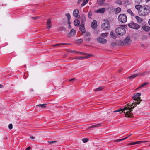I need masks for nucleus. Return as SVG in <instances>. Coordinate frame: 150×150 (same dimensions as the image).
I'll list each match as a JSON object with an SVG mask.
<instances>
[{
    "label": "nucleus",
    "instance_id": "f257e3e1",
    "mask_svg": "<svg viewBox=\"0 0 150 150\" xmlns=\"http://www.w3.org/2000/svg\"><path fill=\"white\" fill-rule=\"evenodd\" d=\"M135 8L138 11V14L140 16H145L150 12V8L147 5L142 6L141 5H136L135 6Z\"/></svg>",
    "mask_w": 150,
    "mask_h": 150
},
{
    "label": "nucleus",
    "instance_id": "f03ea898",
    "mask_svg": "<svg viewBox=\"0 0 150 150\" xmlns=\"http://www.w3.org/2000/svg\"><path fill=\"white\" fill-rule=\"evenodd\" d=\"M130 107H129V105H128L125 106L123 109L117 110L113 111V112H115L122 111V112H123L125 114V117H131L133 115V114L131 112L132 110Z\"/></svg>",
    "mask_w": 150,
    "mask_h": 150
},
{
    "label": "nucleus",
    "instance_id": "7ed1b4c3",
    "mask_svg": "<svg viewBox=\"0 0 150 150\" xmlns=\"http://www.w3.org/2000/svg\"><path fill=\"white\" fill-rule=\"evenodd\" d=\"M141 95V94L139 93H137L134 95L133 99L134 100L137 102H135V103H133L131 105V106H133V107H131L129 105V107H130V108H131V110H132L134 107L136 106V104H139L140 102L141 101L140 97Z\"/></svg>",
    "mask_w": 150,
    "mask_h": 150
},
{
    "label": "nucleus",
    "instance_id": "20e7f679",
    "mask_svg": "<svg viewBox=\"0 0 150 150\" xmlns=\"http://www.w3.org/2000/svg\"><path fill=\"white\" fill-rule=\"evenodd\" d=\"M116 33L118 35L122 36L125 33V30L124 28L120 27L116 29Z\"/></svg>",
    "mask_w": 150,
    "mask_h": 150
},
{
    "label": "nucleus",
    "instance_id": "39448f33",
    "mask_svg": "<svg viewBox=\"0 0 150 150\" xmlns=\"http://www.w3.org/2000/svg\"><path fill=\"white\" fill-rule=\"evenodd\" d=\"M118 19L119 21L122 23H125L127 21V17L126 15L121 14L119 15Z\"/></svg>",
    "mask_w": 150,
    "mask_h": 150
},
{
    "label": "nucleus",
    "instance_id": "423d86ee",
    "mask_svg": "<svg viewBox=\"0 0 150 150\" xmlns=\"http://www.w3.org/2000/svg\"><path fill=\"white\" fill-rule=\"evenodd\" d=\"M120 43L123 45H126L130 44L131 43V41L129 36H127L123 41H120Z\"/></svg>",
    "mask_w": 150,
    "mask_h": 150
},
{
    "label": "nucleus",
    "instance_id": "0eeeda50",
    "mask_svg": "<svg viewBox=\"0 0 150 150\" xmlns=\"http://www.w3.org/2000/svg\"><path fill=\"white\" fill-rule=\"evenodd\" d=\"M128 26L129 27L135 29H138L140 27L139 25L133 22H131L129 23L128 24Z\"/></svg>",
    "mask_w": 150,
    "mask_h": 150
},
{
    "label": "nucleus",
    "instance_id": "6e6552de",
    "mask_svg": "<svg viewBox=\"0 0 150 150\" xmlns=\"http://www.w3.org/2000/svg\"><path fill=\"white\" fill-rule=\"evenodd\" d=\"M104 22L102 24V27L104 30H108L110 27L108 21L104 20Z\"/></svg>",
    "mask_w": 150,
    "mask_h": 150
},
{
    "label": "nucleus",
    "instance_id": "1a4fd4ad",
    "mask_svg": "<svg viewBox=\"0 0 150 150\" xmlns=\"http://www.w3.org/2000/svg\"><path fill=\"white\" fill-rule=\"evenodd\" d=\"M106 10V8H100L98 10H95L94 12L95 13H100L101 14H103L104 13L105 11Z\"/></svg>",
    "mask_w": 150,
    "mask_h": 150
},
{
    "label": "nucleus",
    "instance_id": "9d476101",
    "mask_svg": "<svg viewBox=\"0 0 150 150\" xmlns=\"http://www.w3.org/2000/svg\"><path fill=\"white\" fill-rule=\"evenodd\" d=\"M97 40L99 43L101 44H105L107 42V40L106 39L102 38H98Z\"/></svg>",
    "mask_w": 150,
    "mask_h": 150
},
{
    "label": "nucleus",
    "instance_id": "9b49d317",
    "mask_svg": "<svg viewBox=\"0 0 150 150\" xmlns=\"http://www.w3.org/2000/svg\"><path fill=\"white\" fill-rule=\"evenodd\" d=\"M52 23L51 19L49 18L47 19V23H46V26L47 28L48 29H50L52 27Z\"/></svg>",
    "mask_w": 150,
    "mask_h": 150
},
{
    "label": "nucleus",
    "instance_id": "f8f14e48",
    "mask_svg": "<svg viewBox=\"0 0 150 150\" xmlns=\"http://www.w3.org/2000/svg\"><path fill=\"white\" fill-rule=\"evenodd\" d=\"M76 33V32L75 30L74 29H72L70 32L69 33L67 34L68 37H71L73 36L74 35H75Z\"/></svg>",
    "mask_w": 150,
    "mask_h": 150
},
{
    "label": "nucleus",
    "instance_id": "ddd939ff",
    "mask_svg": "<svg viewBox=\"0 0 150 150\" xmlns=\"http://www.w3.org/2000/svg\"><path fill=\"white\" fill-rule=\"evenodd\" d=\"M79 13V11L77 9H75L74 10L73 12V15L76 18H79L80 16L78 15Z\"/></svg>",
    "mask_w": 150,
    "mask_h": 150
},
{
    "label": "nucleus",
    "instance_id": "4468645a",
    "mask_svg": "<svg viewBox=\"0 0 150 150\" xmlns=\"http://www.w3.org/2000/svg\"><path fill=\"white\" fill-rule=\"evenodd\" d=\"M148 142V141H137L134 142H132L129 143L128 144V145H134L143 142Z\"/></svg>",
    "mask_w": 150,
    "mask_h": 150
},
{
    "label": "nucleus",
    "instance_id": "2eb2a0df",
    "mask_svg": "<svg viewBox=\"0 0 150 150\" xmlns=\"http://www.w3.org/2000/svg\"><path fill=\"white\" fill-rule=\"evenodd\" d=\"M80 30L81 32L84 33L85 32V29L84 27V24L81 23L80 26Z\"/></svg>",
    "mask_w": 150,
    "mask_h": 150
},
{
    "label": "nucleus",
    "instance_id": "dca6fc26",
    "mask_svg": "<svg viewBox=\"0 0 150 150\" xmlns=\"http://www.w3.org/2000/svg\"><path fill=\"white\" fill-rule=\"evenodd\" d=\"M91 26L93 29H95L97 26V21L94 20L91 23Z\"/></svg>",
    "mask_w": 150,
    "mask_h": 150
},
{
    "label": "nucleus",
    "instance_id": "f3484780",
    "mask_svg": "<svg viewBox=\"0 0 150 150\" xmlns=\"http://www.w3.org/2000/svg\"><path fill=\"white\" fill-rule=\"evenodd\" d=\"M142 76V72H139L137 74H135L134 75H133L131 76H130L129 77V78H134L135 77L137 76Z\"/></svg>",
    "mask_w": 150,
    "mask_h": 150
},
{
    "label": "nucleus",
    "instance_id": "a211bd4d",
    "mask_svg": "<svg viewBox=\"0 0 150 150\" xmlns=\"http://www.w3.org/2000/svg\"><path fill=\"white\" fill-rule=\"evenodd\" d=\"M142 28L144 30L148 31H150V27L147 26H144L142 27Z\"/></svg>",
    "mask_w": 150,
    "mask_h": 150
},
{
    "label": "nucleus",
    "instance_id": "6ab92c4d",
    "mask_svg": "<svg viewBox=\"0 0 150 150\" xmlns=\"http://www.w3.org/2000/svg\"><path fill=\"white\" fill-rule=\"evenodd\" d=\"M79 20L78 19H76L74 21V23L75 26H79Z\"/></svg>",
    "mask_w": 150,
    "mask_h": 150
},
{
    "label": "nucleus",
    "instance_id": "aec40b11",
    "mask_svg": "<svg viewBox=\"0 0 150 150\" xmlns=\"http://www.w3.org/2000/svg\"><path fill=\"white\" fill-rule=\"evenodd\" d=\"M65 15L68 19V23L69 25L70 24V21L71 19L70 15L69 13H68L66 14H65Z\"/></svg>",
    "mask_w": 150,
    "mask_h": 150
},
{
    "label": "nucleus",
    "instance_id": "412c9836",
    "mask_svg": "<svg viewBox=\"0 0 150 150\" xmlns=\"http://www.w3.org/2000/svg\"><path fill=\"white\" fill-rule=\"evenodd\" d=\"M131 135L129 136H128L127 137H125V138H123V139H117V140H115L114 141V142H119L122 141V140H124L126 139H127V138L129 137Z\"/></svg>",
    "mask_w": 150,
    "mask_h": 150
},
{
    "label": "nucleus",
    "instance_id": "4be33fe9",
    "mask_svg": "<svg viewBox=\"0 0 150 150\" xmlns=\"http://www.w3.org/2000/svg\"><path fill=\"white\" fill-rule=\"evenodd\" d=\"M101 126V124H100L95 125H92L89 127V128H96L98 127Z\"/></svg>",
    "mask_w": 150,
    "mask_h": 150
},
{
    "label": "nucleus",
    "instance_id": "5701e85b",
    "mask_svg": "<svg viewBox=\"0 0 150 150\" xmlns=\"http://www.w3.org/2000/svg\"><path fill=\"white\" fill-rule=\"evenodd\" d=\"M121 8L120 7H117L116 8L115 11V13L116 14H118L121 12Z\"/></svg>",
    "mask_w": 150,
    "mask_h": 150
},
{
    "label": "nucleus",
    "instance_id": "b1692460",
    "mask_svg": "<svg viewBox=\"0 0 150 150\" xmlns=\"http://www.w3.org/2000/svg\"><path fill=\"white\" fill-rule=\"evenodd\" d=\"M110 35L112 38L113 39H115L116 38V36L115 34L112 31H111L110 33Z\"/></svg>",
    "mask_w": 150,
    "mask_h": 150
},
{
    "label": "nucleus",
    "instance_id": "393cba45",
    "mask_svg": "<svg viewBox=\"0 0 150 150\" xmlns=\"http://www.w3.org/2000/svg\"><path fill=\"white\" fill-rule=\"evenodd\" d=\"M86 20V18L84 16H83L81 17V23H83V24H84V23L85 21Z\"/></svg>",
    "mask_w": 150,
    "mask_h": 150
},
{
    "label": "nucleus",
    "instance_id": "a878e982",
    "mask_svg": "<svg viewBox=\"0 0 150 150\" xmlns=\"http://www.w3.org/2000/svg\"><path fill=\"white\" fill-rule=\"evenodd\" d=\"M88 0H84L82 2V3L81 4V6L82 7L84 6L88 2Z\"/></svg>",
    "mask_w": 150,
    "mask_h": 150
},
{
    "label": "nucleus",
    "instance_id": "bb28decb",
    "mask_svg": "<svg viewBox=\"0 0 150 150\" xmlns=\"http://www.w3.org/2000/svg\"><path fill=\"white\" fill-rule=\"evenodd\" d=\"M135 18L138 22H141L142 21V19L138 16H136Z\"/></svg>",
    "mask_w": 150,
    "mask_h": 150
},
{
    "label": "nucleus",
    "instance_id": "cd10ccee",
    "mask_svg": "<svg viewBox=\"0 0 150 150\" xmlns=\"http://www.w3.org/2000/svg\"><path fill=\"white\" fill-rule=\"evenodd\" d=\"M127 11L128 13H129L132 16H134L133 13L130 9H127Z\"/></svg>",
    "mask_w": 150,
    "mask_h": 150
},
{
    "label": "nucleus",
    "instance_id": "c85d7f7f",
    "mask_svg": "<svg viewBox=\"0 0 150 150\" xmlns=\"http://www.w3.org/2000/svg\"><path fill=\"white\" fill-rule=\"evenodd\" d=\"M46 104H39L37 105V107H41L42 108H45L46 107Z\"/></svg>",
    "mask_w": 150,
    "mask_h": 150
},
{
    "label": "nucleus",
    "instance_id": "c756f323",
    "mask_svg": "<svg viewBox=\"0 0 150 150\" xmlns=\"http://www.w3.org/2000/svg\"><path fill=\"white\" fill-rule=\"evenodd\" d=\"M108 34V33H102L101 35V36L105 38L107 36Z\"/></svg>",
    "mask_w": 150,
    "mask_h": 150
},
{
    "label": "nucleus",
    "instance_id": "7c9ffc66",
    "mask_svg": "<svg viewBox=\"0 0 150 150\" xmlns=\"http://www.w3.org/2000/svg\"><path fill=\"white\" fill-rule=\"evenodd\" d=\"M103 87L102 86H100L98 88H96L95 91H100L103 89Z\"/></svg>",
    "mask_w": 150,
    "mask_h": 150
},
{
    "label": "nucleus",
    "instance_id": "2f4dec72",
    "mask_svg": "<svg viewBox=\"0 0 150 150\" xmlns=\"http://www.w3.org/2000/svg\"><path fill=\"white\" fill-rule=\"evenodd\" d=\"M92 15V13L91 11H90L88 12V18L90 19H92L91 15Z\"/></svg>",
    "mask_w": 150,
    "mask_h": 150
},
{
    "label": "nucleus",
    "instance_id": "473e14b6",
    "mask_svg": "<svg viewBox=\"0 0 150 150\" xmlns=\"http://www.w3.org/2000/svg\"><path fill=\"white\" fill-rule=\"evenodd\" d=\"M148 84V83H145L143 84H142L137 89H138V88H141V87H143L144 86H145V85H146L147 84Z\"/></svg>",
    "mask_w": 150,
    "mask_h": 150
},
{
    "label": "nucleus",
    "instance_id": "72a5a7b5",
    "mask_svg": "<svg viewBox=\"0 0 150 150\" xmlns=\"http://www.w3.org/2000/svg\"><path fill=\"white\" fill-rule=\"evenodd\" d=\"M82 140L84 143H86L88 140V139L86 138H83L82 139Z\"/></svg>",
    "mask_w": 150,
    "mask_h": 150
},
{
    "label": "nucleus",
    "instance_id": "f704fd0d",
    "mask_svg": "<svg viewBox=\"0 0 150 150\" xmlns=\"http://www.w3.org/2000/svg\"><path fill=\"white\" fill-rule=\"evenodd\" d=\"M85 58V57H77L76 59H83Z\"/></svg>",
    "mask_w": 150,
    "mask_h": 150
},
{
    "label": "nucleus",
    "instance_id": "c9c22d12",
    "mask_svg": "<svg viewBox=\"0 0 150 150\" xmlns=\"http://www.w3.org/2000/svg\"><path fill=\"white\" fill-rule=\"evenodd\" d=\"M83 41V40L81 39H79L77 40V42L78 43H81Z\"/></svg>",
    "mask_w": 150,
    "mask_h": 150
},
{
    "label": "nucleus",
    "instance_id": "e433bc0d",
    "mask_svg": "<svg viewBox=\"0 0 150 150\" xmlns=\"http://www.w3.org/2000/svg\"><path fill=\"white\" fill-rule=\"evenodd\" d=\"M93 55L91 54H88L87 56L85 57V59H87L88 58H89L91 57H92L93 56Z\"/></svg>",
    "mask_w": 150,
    "mask_h": 150
},
{
    "label": "nucleus",
    "instance_id": "4c0bfd02",
    "mask_svg": "<svg viewBox=\"0 0 150 150\" xmlns=\"http://www.w3.org/2000/svg\"><path fill=\"white\" fill-rule=\"evenodd\" d=\"M148 73V71H145L143 72L142 73V76H144L145 75L147 74Z\"/></svg>",
    "mask_w": 150,
    "mask_h": 150
},
{
    "label": "nucleus",
    "instance_id": "58836bf2",
    "mask_svg": "<svg viewBox=\"0 0 150 150\" xmlns=\"http://www.w3.org/2000/svg\"><path fill=\"white\" fill-rule=\"evenodd\" d=\"M13 126L11 124H9L8 125V128L9 129H11L12 128Z\"/></svg>",
    "mask_w": 150,
    "mask_h": 150
},
{
    "label": "nucleus",
    "instance_id": "ea45409f",
    "mask_svg": "<svg viewBox=\"0 0 150 150\" xmlns=\"http://www.w3.org/2000/svg\"><path fill=\"white\" fill-rule=\"evenodd\" d=\"M57 141H48V142L50 144H53L57 142Z\"/></svg>",
    "mask_w": 150,
    "mask_h": 150
},
{
    "label": "nucleus",
    "instance_id": "a19ab883",
    "mask_svg": "<svg viewBox=\"0 0 150 150\" xmlns=\"http://www.w3.org/2000/svg\"><path fill=\"white\" fill-rule=\"evenodd\" d=\"M105 1V0H100L99 2L100 4H102Z\"/></svg>",
    "mask_w": 150,
    "mask_h": 150
},
{
    "label": "nucleus",
    "instance_id": "79ce46f5",
    "mask_svg": "<svg viewBox=\"0 0 150 150\" xmlns=\"http://www.w3.org/2000/svg\"><path fill=\"white\" fill-rule=\"evenodd\" d=\"M60 45H61V44L59 43V44H57L53 45H52V46L54 47V46H59Z\"/></svg>",
    "mask_w": 150,
    "mask_h": 150
},
{
    "label": "nucleus",
    "instance_id": "37998d69",
    "mask_svg": "<svg viewBox=\"0 0 150 150\" xmlns=\"http://www.w3.org/2000/svg\"><path fill=\"white\" fill-rule=\"evenodd\" d=\"M116 3L120 5H121L122 4V2L120 1H116Z\"/></svg>",
    "mask_w": 150,
    "mask_h": 150
},
{
    "label": "nucleus",
    "instance_id": "c03bdc74",
    "mask_svg": "<svg viewBox=\"0 0 150 150\" xmlns=\"http://www.w3.org/2000/svg\"><path fill=\"white\" fill-rule=\"evenodd\" d=\"M90 33H89L87 32L86 34V36H90Z\"/></svg>",
    "mask_w": 150,
    "mask_h": 150
},
{
    "label": "nucleus",
    "instance_id": "a18cd8bd",
    "mask_svg": "<svg viewBox=\"0 0 150 150\" xmlns=\"http://www.w3.org/2000/svg\"><path fill=\"white\" fill-rule=\"evenodd\" d=\"M32 18L33 19L35 20L37 19L38 18V17H32Z\"/></svg>",
    "mask_w": 150,
    "mask_h": 150
},
{
    "label": "nucleus",
    "instance_id": "49530a36",
    "mask_svg": "<svg viewBox=\"0 0 150 150\" xmlns=\"http://www.w3.org/2000/svg\"><path fill=\"white\" fill-rule=\"evenodd\" d=\"M84 0H78V3H81L82 1H83Z\"/></svg>",
    "mask_w": 150,
    "mask_h": 150
},
{
    "label": "nucleus",
    "instance_id": "de8ad7c7",
    "mask_svg": "<svg viewBox=\"0 0 150 150\" xmlns=\"http://www.w3.org/2000/svg\"><path fill=\"white\" fill-rule=\"evenodd\" d=\"M79 53L82 55H86V54L85 53L82 52H80Z\"/></svg>",
    "mask_w": 150,
    "mask_h": 150
},
{
    "label": "nucleus",
    "instance_id": "09e8293b",
    "mask_svg": "<svg viewBox=\"0 0 150 150\" xmlns=\"http://www.w3.org/2000/svg\"><path fill=\"white\" fill-rule=\"evenodd\" d=\"M31 149V147H28L26 149V150H30Z\"/></svg>",
    "mask_w": 150,
    "mask_h": 150
},
{
    "label": "nucleus",
    "instance_id": "8fccbe9b",
    "mask_svg": "<svg viewBox=\"0 0 150 150\" xmlns=\"http://www.w3.org/2000/svg\"><path fill=\"white\" fill-rule=\"evenodd\" d=\"M30 137L32 139H34L35 138V137L33 136H31Z\"/></svg>",
    "mask_w": 150,
    "mask_h": 150
},
{
    "label": "nucleus",
    "instance_id": "3c124183",
    "mask_svg": "<svg viewBox=\"0 0 150 150\" xmlns=\"http://www.w3.org/2000/svg\"><path fill=\"white\" fill-rule=\"evenodd\" d=\"M61 44V45H67V44L63 43H60Z\"/></svg>",
    "mask_w": 150,
    "mask_h": 150
},
{
    "label": "nucleus",
    "instance_id": "603ef678",
    "mask_svg": "<svg viewBox=\"0 0 150 150\" xmlns=\"http://www.w3.org/2000/svg\"><path fill=\"white\" fill-rule=\"evenodd\" d=\"M90 38H88L86 39V40L88 41H89L90 40Z\"/></svg>",
    "mask_w": 150,
    "mask_h": 150
},
{
    "label": "nucleus",
    "instance_id": "864d4df0",
    "mask_svg": "<svg viewBox=\"0 0 150 150\" xmlns=\"http://www.w3.org/2000/svg\"><path fill=\"white\" fill-rule=\"evenodd\" d=\"M122 71V68H121V69H120L119 70V72H120L121 71Z\"/></svg>",
    "mask_w": 150,
    "mask_h": 150
},
{
    "label": "nucleus",
    "instance_id": "5fc2aeb1",
    "mask_svg": "<svg viewBox=\"0 0 150 150\" xmlns=\"http://www.w3.org/2000/svg\"><path fill=\"white\" fill-rule=\"evenodd\" d=\"M74 79H74V78H73V79H70V80H69V81H73V80H74Z\"/></svg>",
    "mask_w": 150,
    "mask_h": 150
},
{
    "label": "nucleus",
    "instance_id": "6e6d98bb",
    "mask_svg": "<svg viewBox=\"0 0 150 150\" xmlns=\"http://www.w3.org/2000/svg\"><path fill=\"white\" fill-rule=\"evenodd\" d=\"M28 76H25V75H24V76L23 78L24 79H26Z\"/></svg>",
    "mask_w": 150,
    "mask_h": 150
},
{
    "label": "nucleus",
    "instance_id": "4d7b16f0",
    "mask_svg": "<svg viewBox=\"0 0 150 150\" xmlns=\"http://www.w3.org/2000/svg\"><path fill=\"white\" fill-rule=\"evenodd\" d=\"M2 87H3L2 85L0 84V88H1Z\"/></svg>",
    "mask_w": 150,
    "mask_h": 150
},
{
    "label": "nucleus",
    "instance_id": "13d9d810",
    "mask_svg": "<svg viewBox=\"0 0 150 150\" xmlns=\"http://www.w3.org/2000/svg\"><path fill=\"white\" fill-rule=\"evenodd\" d=\"M146 2H148L149 1H150V0H145Z\"/></svg>",
    "mask_w": 150,
    "mask_h": 150
},
{
    "label": "nucleus",
    "instance_id": "bf43d9fd",
    "mask_svg": "<svg viewBox=\"0 0 150 150\" xmlns=\"http://www.w3.org/2000/svg\"><path fill=\"white\" fill-rule=\"evenodd\" d=\"M149 24V25H150V19H149L148 21Z\"/></svg>",
    "mask_w": 150,
    "mask_h": 150
},
{
    "label": "nucleus",
    "instance_id": "052dcab7",
    "mask_svg": "<svg viewBox=\"0 0 150 150\" xmlns=\"http://www.w3.org/2000/svg\"><path fill=\"white\" fill-rule=\"evenodd\" d=\"M149 146L150 147V144L149 145Z\"/></svg>",
    "mask_w": 150,
    "mask_h": 150
},
{
    "label": "nucleus",
    "instance_id": "680f3d73",
    "mask_svg": "<svg viewBox=\"0 0 150 150\" xmlns=\"http://www.w3.org/2000/svg\"><path fill=\"white\" fill-rule=\"evenodd\" d=\"M149 35H150V33H149Z\"/></svg>",
    "mask_w": 150,
    "mask_h": 150
},
{
    "label": "nucleus",
    "instance_id": "e2e57ef3",
    "mask_svg": "<svg viewBox=\"0 0 150 150\" xmlns=\"http://www.w3.org/2000/svg\"><path fill=\"white\" fill-rule=\"evenodd\" d=\"M24 66H25V67H26V65H24Z\"/></svg>",
    "mask_w": 150,
    "mask_h": 150
},
{
    "label": "nucleus",
    "instance_id": "0e129e2a",
    "mask_svg": "<svg viewBox=\"0 0 150 150\" xmlns=\"http://www.w3.org/2000/svg\"><path fill=\"white\" fill-rule=\"evenodd\" d=\"M44 150L42 149V150Z\"/></svg>",
    "mask_w": 150,
    "mask_h": 150
}]
</instances>
